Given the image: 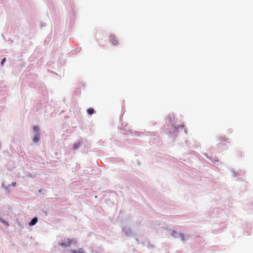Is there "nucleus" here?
I'll use <instances>...</instances> for the list:
<instances>
[{
  "instance_id": "7",
  "label": "nucleus",
  "mask_w": 253,
  "mask_h": 253,
  "mask_svg": "<svg viewBox=\"0 0 253 253\" xmlns=\"http://www.w3.org/2000/svg\"><path fill=\"white\" fill-rule=\"evenodd\" d=\"M71 253H84L82 249H80L78 251L72 250L71 251Z\"/></svg>"
},
{
  "instance_id": "3",
  "label": "nucleus",
  "mask_w": 253,
  "mask_h": 253,
  "mask_svg": "<svg viewBox=\"0 0 253 253\" xmlns=\"http://www.w3.org/2000/svg\"><path fill=\"white\" fill-rule=\"evenodd\" d=\"M110 40H111V42H112L113 44H114V45H116L117 44L118 42L117 41V39H116L115 36H111L110 37Z\"/></svg>"
},
{
  "instance_id": "6",
  "label": "nucleus",
  "mask_w": 253,
  "mask_h": 253,
  "mask_svg": "<svg viewBox=\"0 0 253 253\" xmlns=\"http://www.w3.org/2000/svg\"><path fill=\"white\" fill-rule=\"evenodd\" d=\"M33 130L36 133H39V128L38 126H33Z\"/></svg>"
},
{
  "instance_id": "5",
  "label": "nucleus",
  "mask_w": 253,
  "mask_h": 253,
  "mask_svg": "<svg viewBox=\"0 0 253 253\" xmlns=\"http://www.w3.org/2000/svg\"><path fill=\"white\" fill-rule=\"evenodd\" d=\"M37 222V218L35 217L32 219V220L29 223V225L33 226L35 225Z\"/></svg>"
},
{
  "instance_id": "10",
  "label": "nucleus",
  "mask_w": 253,
  "mask_h": 253,
  "mask_svg": "<svg viewBox=\"0 0 253 253\" xmlns=\"http://www.w3.org/2000/svg\"><path fill=\"white\" fill-rule=\"evenodd\" d=\"M12 185L13 186H15L16 185V182H13V183H12Z\"/></svg>"
},
{
  "instance_id": "2",
  "label": "nucleus",
  "mask_w": 253,
  "mask_h": 253,
  "mask_svg": "<svg viewBox=\"0 0 253 253\" xmlns=\"http://www.w3.org/2000/svg\"><path fill=\"white\" fill-rule=\"evenodd\" d=\"M172 235L174 237H176L178 236V235L179 236V237H180L181 239V240L182 241H184V235L182 234H180V233H177L175 231H173L172 233Z\"/></svg>"
},
{
  "instance_id": "4",
  "label": "nucleus",
  "mask_w": 253,
  "mask_h": 253,
  "mask_svg": "<svg viewBox=\"0 0 253 253\" xmlns=\"http://www.w3.org/2000/svg\"><path fill=\"white\" fill-rule=\"evenodd\" d=\"M40 140V133H36L33 139L35 143L38 142Z\"/></svg>"
},
{
  "instance_id": "8",
  "label": "nucleus",
  "mask_w": 253,
  "mask_h": 253,
  "mask_svg": "<svg viewBox=\"0 0 253 253\" xmlns=\"http://www.w3.org/2000/svg\"><path fill=\"white\" fill-rule=\"evenodd\" d=\"M87 111L89 115H92L94 113V110L92 108H90L88 109Z\"/></svg>"
},
{
  "instance_id": "1",
  "label": "nucleus",
  "mask_w": 253,
  "mask_h": 253,
  "mask_svg": "<svg viewBox=\"0 0 253 253\" xmlns=\"http://www.w3.org/2000/svg\"><path fill=\"white\" fill-rule=\"evenodd\" d=\"M73 242L71 239H68L67 242H62L60 244V245L62 247L70 246Z\"/></svg>"
},
{
  "instance_id": "9",
  "label": "nucleus",
  "mask_w": 253,
  "mask_h": 253,
  "mask_svg": "<svg viewBox=\"0 0 253 253\" xmlns=\"http://www.w3.org/2000/svg\"><path fill=\"white\" fill-rule=\"evenodd\" d=\"M5 60H6V58H3V59L2 60V61H1V65H3L4 64V62H5Z\"/></svg>"
},
{
  "instance_id": "11",
  "label": "nucleus",
  "mask_w": 253,
  "mask_h": 253,
  "mask_svg": "<svg viewBox=\"0 0 253 253\" xmlns=\"http://www.w3.org/2000/svg\"><path fill=\"white\" fill-rule=\"evenodd\" d=\"M222 140L225 141V139H222Z\"/></svg>"
}]
</instances>
